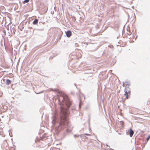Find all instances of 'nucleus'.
I'll return each mask as SVG.
<instances>
[{
    "label": "nucleus",
    "instance_id": "nucleus-20",
    "mask_svg": "<svg viewBox=\"0 0 150 150\" xmlns=\"http://www.w3.org/2000/svg\"><path fill=\"white\" fill-rule=\"evenodd\" d=\"M71 94L72 95H74V93L73 92H71Z\"/></svg>",
    "mask_w": 150,
    "mask_h": 150
},
{
    "label": "nucleus",
    "instance_id": "nucleus-1",
    "mask_svg": "<svg viewBox=\"0 0 150 150\" xmlns=\"http://www.w3.org/2000/svg\"><path fill=\"white\" fill-rule=\"evenodd\" d=\"M62 101L63 105H65L67 108L62 106L60 107L59 122L57 123L55 129L57 134L59 133L64 128L66 129L65 134L66 133H71L72 130V125L68 120L67 112L71 104V102L67 96L63 97Z\"/></svg>",
    "mask_w": 150,
    "mask_h": 150
},
{
    "label": "nucleus",
    "instance_id": "nucleus-18",
    "mask_svg": "<svg viewBox=\"0 0 150 150\" xmlns=\"http://www.w3.org/2000/svg\"><path fill=\"white\" fill-rule=\"evenodd\" d=\"M121 124L122 125H124V122L123 121H121Z\"/></svg>",
    "mask_w": 150,
    "mask_h": 150
},
{
    "label": "nucleus",
    "instance_id": "nucleus-10",
    "mask_svg": "<svg viewBox=\"0 0 150 150\" xmlns=\"http://www.w3.org/2000/svg\"><path fill=\"white\" fill-rule=\"evenodd\" d=\"M56 123V120L55 117H54L53 118L52 120V123L53 125H55V123Z\"/></svg>",
    "mask_w": 150,
    "mask_h": 150
},
{
    "label": "nucleus",
    "instance_id": "nucleus-21",
    "mask_svg": "<svg viewBox=\"0 0 150 150\" xmlns=\"http://www.w3.org/2000/svg\"><path fill=\"white\" fill-rule=\"evenodd\" d=\"M80 136V135H77V137H79Z\"/></svg>",
    "mask_w": 150,
    "mask_h": 150
},
{
    "label": "nucleus",
    "instance_id": "nucleus-5",
    "mask_svg": "<svg viewBox=\"0 0 150 150\" xmlns=\"http://www.w3.org/2000/svg\"><path fill=\"white\" fill-rule=\"evenodd\" d=\"M124 92L125 93V95L126 96V97H125V99H128V98H129L130 97V96L129 94H128V92L126 90L125 88H125L124 89Z\"/></svg>",
    "mask_w": 150,
    "mask_h": 150
},
{
    "label": "nucleus",
    "instance_id": "nucleus-24",
    "mask_svg": "<svg viewBox=\"0 0 150 150\" xmlns=\"http://www.w3.org/2000/svg\"><path fill=\"white\" fill-rule=\"evenodd\" d=\"M106 146H108V145L106 144Z\"/></svg>",
    "mask_w": 150,
    "mask_h": 150
},
{
    "label": "nucleus",
    "instance_id": "nucleus-3",
    "mask_svg": "<svg viewBox=\"0 0 150 150\" xmlns=\"http://www.w3.org/2000/svg\"><path fill=\"white\" fill-rule=\"evenodd\" d=\"M134 132L131 128L129 129L128 132L126 133L127 134H129L130 137H132L133 136Z\"/></svg>",
    "mask_w": 150,
    "mask_h": 150
},
{
    "label": "nucleus",
    "instance_id": "nucleus-16",
    "mask_svg": "<svg viewBox=\"0 0 150 150\" xmlns=\"http://www.w3.org/2000/svg\"><path fill=\"white\" fill-rule=\"evenodd\" d=\"M108 47H110L111 48H112L113 47V46L112 45H110L108 46Z\"/></svg>",
    "mask_w": 150,
    "mask_h": 150
},
{
    "label": "nucleus",
    "instance_id": "nucleus-14",
    "mask_svg": "<svg viewBox=\"0 0 150 150\" xmlns=\"http://www.w3.org/2000/svg\"><path fill=\"white\" fill-rule=\"evenodd\" d=\"M150 138V135H149L146 138V140L147 141H148Z\"/></svg>",
    "mask_w": 150,
    "mask_h": 150
},
{
    "label": "nucleus",
    "instance_id": "nucleus-25",
    "mask_svg": "<svg viewBox=\"0 0 150 150\" xmlns=\"http://www.w3.org/2000/svg\"><path fill=\"white\" fill-rule=\"evenodd\" d=\"M74 85H75V86H76V84H74Z\"/></svg>",
    "mask_w": 150,
    "mask_h": 150
},
{
    "label": "nucleus",
    "instance_id": "nucleus-15",
    "mask_svg": "<svg viewBox=\"0 0 150 150\" xmlns=\"http://www.w3.org/2000/svg\"><path fill=\"white\" fill-rule=\"evenodd\" d=\"M37 30L40 31H43L44 30V28L38 29H37Z\"/></svg>",
    "mask_w": 150,
    "mask_h": 150
},
{
    "label": "nucleus",
    "instance_id": "nucleus-23",
    "mask_svg": "<svg viewBox=\"0 0 150 150\" xmlns=\"http://www.w3.org/2000/svg\"><path fill=\"white\" fill-rule=\"evenodd\" d=\"M74 17V19H75V20H76V19H75V17Z\"/></svg>",
    "mask_w": 150,
    "mask_h": 150
},
{
    "label": "nucleus",
    "instance_id": "nucleus-12",
    "mask_svg": "<svg viewBox=\"0 0 150 150\" xmlns=\"http://www.w3.org/2000/svg\"><path fill=\"white\" fill-rule=\"evenodd\" d=\"M11 32H13V33L15 34V33L16 30L13 27L12 28V29L11 28Z\"/></svg>",
    "mask_w": 150,
    "mask_h": 150
},
{
    "label": "nucleus",
    "instance_id": "nucleus-8",
    "mask_svg": "<svg viewBox=\"0 0 150 150\" xmlns=\"http://www.w3.org/2000/svg\"><path fill=\"white\" fill-rule=\"evenodd\" d=\"M11 80L9 79H7L5 83L6 85H8L11 84Z\"/></svg>",
    "mask_w": 150,
    "mask_h": 150
},
{
    "label": "nucleus",
    "instance_id": "nucleus-11",
    "mask_svg": "<svg viewBox=\"0 0 150 150\" xmlns=\"http://www.w3.org/2000/svg\"><path fill=\"white\" fill-rule=\"evenodd\" d=\"M38 22V20L37 19H36L34 20L33 22V23L34 25H36L37 24Z\"/></svg>",
    "mask_w": 150,
    "mask_h": 150
},
{
    "label": "nucleus",
    "instance_id": "nucleus-7",
    "mask_svg": "<svg viewBox=\"0 0 150 150\" xmlns=\"http://www.w3.org/2000/svg\"><path fill=\"white\" fill-rule=\"evenodd\" d=\"M51 91H53L56 92H57L58 93H59L61 94V95H62V94H63V93L62 92H60L58 89H52Z\"/></svg>",
    "mask_w": 150,
    "mask_h": 150
},
{
    "label": "nucleus",
    "instance_id": "nucleus-17",
    "mask_svg": "<svg viewBox=\"0 0 150 150\" xmlns=\"http://www.w3.org/2000/svg\"><path fill=\"white\" fill-rule=\"evenodd\" d=\"M85 135H86L87 136H91V135L90 134H87V133H86L85 134Z\"/></svg>",
    "mask_w": 150,
    "mask_h": 150
},
{
    "label": "nucleus",
    "instance_id": "nucleus-26",
    "mask_svg": "<svg viewBox=\"0 0 150 150\" xmlns=\"http://www.w3.org/2000/svg\"><path fill=\"white\" fill-rule=\"evenodd\" d=\"M41 23L42 24H43V23H42V22H41Z\"/></svg>",
    "mask_w": 150,
    "mask_h": 150
},
{
    "label": "nucleus",
    "instance_id": "nucleus-9",
    "mask_svg": "<svg viewBox=\"0 0 150 150\" xmlns=\"http://www.w3.org/2000/svg\"><path fill=\"white\" fill-rule=\"evenodd\" d=\"M125 83H126L125 86L126 87H129V86H130V82L129 81H125Z\"/></svg>",
    "mask_w": 150,
    "mask_h": 150
},
{
    "label": "nucleus",
    "instance_id": "nucleus-22",
    "mask_svg": "<svg viewBox=\"0 0 150 150\" xmlns=\"http://www.w3.org/2000/svg\"><path fill=\"white\" fill-rule=\"evenodd\" d=\"M13 85H12L11 86V88L13 89Z\"/></svg>",
    "mask_w": 150,
    "mask_h": 150
},
{
    "label": "nucleus",
    "instance_id": "nucleus-6",
    "mask_svg": "<svg viewBox=\"0 0 150 150\" xmlns=\"http://www.w3.org/2000/svg\"><path fill=\"white\" fill-rule=\"evenodd\" d=\"M66 33L67 37L68 38L70 37L72 34L71 32L69 30H67L66 32Z\"/></svg>",
    "mask_w": 150,
    "mask_h": 150
},
{
    "label": "nucleus",
    "instance_id": "nucleus-2",
    "mask_svg": "<svg viewBox=\"0 0 150 150\" xmlns=\"http://www.w3.org/2000/svg\"><path fill=\"white\" fill-rule=\"evenodd\" d=\"M79 99L80 100L79 104V107L80 108H81V106L82 104V101L81 99V96H83L84 97V99H85V97L83 95V93H81V92H79Z\"/></svg>",
    "mask_w": 150,
    "mask_h": 150
},
{
    "label": "nucleus",
    "instance_id": "nucleus-4",
    "mask_svg": "<svg viewBox=\"0 0 150 150\" xmlns=\"http://www.w3.org/2000/svg\"><path fill=\"white\" fill-rule=\"evenodd\" d=\"M122 86L123 87H125V88L126 90H127V91L128 92V94H129V95L130 96V93H131V91H130V88L129 87H126L125 86L124 83V82H123Z\"/></svg>",
    "mask_w": 150,
    "mask_h": 150
},
{
    "label": "nucleus",
    "instance_id": "nucleus-13",
    "mask_svg": "<svg viewBox=\"0 0 150 150\" xmlns=\"http://www.w3.org/2000/svg\"><path fill=\"white\" fill-rule=\"evenodd\" d=\"M29 1V0H25L23 1V3L24 4L28 3Z\"/></svg>",
    "mask_w": 150,
    "mask_h": 150
},
{
    "label": "nucleus",
    "instance_id": "nucleus-19",
    "mask_svg": "<svg viewBox=\"0 0 150 150\" xmlns=\"http://www.w3.org/2000/svg\"><path fill=\"white\" fill-rule=\"evenodd\" d=\"M74 138H76V137H77V135L76 134H74Z\"/></svg>",
    "mask_w": 150,
    "mask_h": 150
}]
</instances>
